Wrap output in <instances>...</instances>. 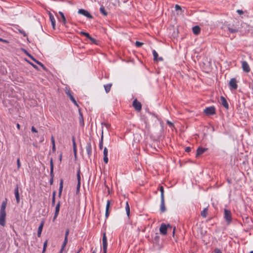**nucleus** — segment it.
<instances>
[{
    "mask_svg": "<svg viewBox=\"0 0 253 253\" xmlns=\"http://www.w3.org/2000/svg\"><path fill=\"white\" fill-rule=\"evenodd\" d=\"M55 195H56V191H54L52 194V202H51V205L52 206H54V205H55Z\"/></svg>",
    "mask_w": 253,
    "mask_h": 253,
    "instance_id": "obj_39",
    "label": "nucleus"
},
{
    "mask_svg": "<svg viewBox=\"0 0 253 253\" xmlns=\"http://www.w3.org/2000/svg\"><path fill=\"white\" fill-rule=\"evenodd\" d=\"M66 94L69 97L71 101L76 106H78L77 101L75 99L74 97L71 94V91L70 90H68L66 91Z\"/></svg>",
    "mask_w": 253,
    "mask_h": 253,
    "instance_id": "obj_11",
    "label": "nucleus"
},
{
    "mask_svg": "<svg viewBox=\"0 0 253 253\" xmlns=\"http://www.w3.org/2000/svg\"><path fill=\"white\" fill-rule=\"evenodd\" d=\"M59 14L61 16L62 22H63V24L65 25L67 23V21L64 13L61 11H59Z\"/></svg>",
    "mask_w": 253,
    "mask_h": 253,
    "instance_id": "obj_28",
    "label": "nucleus"
},
{
    "mask_svg": "<svg viewBox=\"0 0 253 253\" xmlns=\"http://www.w3.org/2000/svg\"><path fill=\"white\" fill-rule=\"evenodd\" d=\"M69 230L67 229L66 231V232H65V238H66V239L68 238V236L69 235Z\"/></svg>",
    "mask_w": 253,
    "mask_h": 253,
    "instance_id": "obj_50",
    "label": "nucleus"
},
{
    "mask_svg": "<svg viewBox=\"0 0 253 253\" xmlns=\"http://www.w3.org/2000/svg\"><path fill=\"white\" fill-rule=\"evenodd\" d=\"M16 127L18 129H20V126L19 124H17L16 125Z\"/></svg>",
    "mask_w": 253,
    "mask_h": 253,
    "instance_id": "obj_59",
    "label": "nucleus"
},
{
    "mask_svg": "<svg viewBox=\"0 0 253 253\" xmlns=\"http://www.w3.org/2000/svg\"><path fill=\"white\" fill-rule=\"evenodd\" d=\"M0 41L3 42H7L6 40L2 39L1 38H0Z\"/></svg>",
    "mask_w": 253,
    "mask_h": 253,
    "instance_id": "obj_60",
    "label": "nucleus"
},
{
    "mask_svg": "<svg viewBox=\"0 0 253 253\" xmlns=\"http://www.w3.org/2000/svg\"><path fill=\"white\" fill-rule=\"evenodd\" d=\"M31 131L33 132H37V130L36 129V128L34 126H32L31 128Z\"/></svg>",
    "mask_w": 253,
    "mask_h": 253,
    "instance_id": "obj_55",
    "label": "nucleus"
},
{
    "mask_svg": "<svg viewBox=\"0 0 253 253\" xmlns=\"http://www.w3.org/2000/svg\"><path fill=\"white\" fill-rule=\"evenodd\" d=\"M19 32L23 35L24 36L26 37L27 35L25 33V32L23 30H19Z\"/></svg>",
    "mask_w": 253,
    "mask_h": 253,
    "instance_id": "obj_57",
    "label": "nucleus"
},
{
    "mask_svg": "<svg viewBox=\"0 0 253 253\" xmlns=\"http://www.w3.org/2000/svg\"><path fill=\"white\" fill-rule=\"evenodd\" d=\"M102 246H103V253H107V237L106 236V233L105 232L103 233V234Z\"/></svg>",
    "mask_w": 253,
    "mask_h": 253,
    "instance_id": "obj_6",
    "label": "nucleus"
},
{
    "mask_svg": "<svg viewBox=\"0 0 253 253\" xmlns=\"http://www.w3.org/2000/svg\"><path fill=\"white\" fill-rule=\"evenodd\" d=\"M167 123H168V124L170 126H172V124L171 122H169V121H168V122H167Z\"/></svg>",
    "mask_w": 253,
    "mask_h": 253,
    "instance_id": "obj_62",
    "label": "nucleus"
},
{
    "mask_svg": "<svg viewBox=\"0 0 253 253\" xmlns=\"http://www.w3.org/2000/svg\"><path fill=\"white\" fill-rule=\"evenodd\" d=\"M80 169H78L77 173V180L78 182H81V178L80 175Z\"/></svg>",
    "mask_w": 253,
    "mask_h": 253,
    "instance_id": "obj_41",
    "label": "nucleus"
},
{
    "mask_svg": "<svg viewBox=\"0 0 253 253\" xmlns=\"http://www.w3.org/2000/svg\"><path fill=\"white\" fill-rule=\"evenodd\" d=\"M132 106L134 108L136 111L139 112L141 110L142 105L140 102L138 101L136 99H135L132 103Z\"/></svg>",
    "mask_w": 253,
    "mask_h": 253,
    "instance_id": "obj_7",
    "label": "nucleus"
},
{
    "mask_svg": "<svg viewBox=\"0 0 253 253\" xmlns=\"http://www.w3.org/2000/svg\"><path fill=\"white\" fill-rule=\"evenodd\" d=\"M171 228V226L169 224L166 225L165 223L161 224L160 227V232L161 234L166 235L167 234V230L168 229Z\"/></svg>",
    "mask_w": 253,
    "mask_h": 253,
    "instance_id": "obj_2",
    "label": "nucleus"
},
{
    "mask_svg": "<svg viewBox=\"0 0 253 253\" xmlns=\"http://www.w3.org/2000/svg\"><path fill=\"white\" fill-rule=\"evenodd\" d=\"M102 125L105 126H106V127L107 129H108V128L110 127V124H108V123H102Z\"/></svg>",
    "mask_w": 253,
    "mask_h": 253,
    "instance_id": "obj_51",
    "label": "nucleus"
},
{
    "mask_svg": "<svg viewBox=\"0 0 253 253\" xmlns=\"http://www.w3.org/2000/svg\"><path fill=\"white\" fill-rule=\"evenodd\" d=\"M17 168H18V169H19L21 166V164H20L19 158H18L17 160Z\"/></svg>",
    "mask_w": 253,
    "mask_h": 253,
    "instance_id": "obj_48",
    "label": "nucleus"
},
{
    "mask_svg": "<svg viewBox=\"0 0 253 253\" xmlns=\"http://www.w3.org/2000/svg\"><path fill=\"white\" fill-rule=\"evenodd\" d=\"M112 85V84H105L104 85V88H105V91L106 92V93H108L110 91Z\"/></svg>",
    "mask_w": 253,
    "mask_h": 253,
    "instance_id": "obj_30",
    "label": "nucleus"
},
{
    "mask_svg": "<svg viewBox=\"0 0 253 253\" xmlns=\"http://www.w3.org/2000/svg\"><path fill=\"white\" fill-rule=\"evenodd\" d=\"M72 142H73V144L74 153V154L76 155L77 154V148H76V142H75V140L74 137H72Z\"/></svg>",
    "mask_w": 253,
    "mask_h": 253,
    "instance_id": "obj_33",
    "label": "nucleus"
},
{
    "mask_svg": "<svg viewBox=\"0 0 253 253\" xmlns=\"http://www.w3.org/2000/svg\"><path fill=\"white\" fill-rule=\"evenodd\" d=\"M78 13L84 15L89 19H92V16L89 13L88 11L83 9H80L78 10Z\"/></svg>",
    "mask_w": 253,
    "mask_h": 253,
    "instance_id": "obj_8",
    "label": "nucleus"
},
{
    "mask_svg": "<svg viewBox=\"0 0 253 253\" xmlns=\"http://www.w3.org/2000/svg\"><path fill=\"white\" fill-rule=\"evenodd\" d=\"M85 149L88 157H90L92 154V147L90 142L87 143Z\"/></svg>",
    "mask_w": 253,
    "mask_h": 253,
    "instance_id": "obj_12",
    "label": "nucleus"
},
{
    "mask_svg": "<svg viewBox=\"0 0 253 253\" xmlns=\"http://www.w3.org/2000/svg\"><path fill=\"white\" fill-rule=\"evenodd\" d=\"M103 147V131H102V132L101 139V140L99 142V147L100 149L101 150V149H102Z\"/></svg>",
    "mask_w": 253,
    "mask_h": 253,
    "instance_id": "obj_42",
    "label": "nucleus"
},
{
    "mask_svg": "<svg viewBox=\"0 0 253 253\" xmlns=\"http://www.w3.org/2000/svg\"><path fill=\"white\" fill-rule=\"evenodd\" d=\"M103 161L105 163L107 164L108 162V149L106 147H105L103 150Z\"/></svg>",
    "mask_w": 253,
    "mask_h": 253,
    "instance_id": "obj_18",
    "label": "nucleus"
},
{
    "mask_svg": "<svg viewBox=\"0 0 253 253\" xmlns=\"http://www.w3.org/2000/svg\"><path fill=\"white\" fill-rule=\"evenodd\" d=\"M14 194L16 200V202L17 204L19 203L20 202V196L18 191V186L16 185V187L14 190Z\"/></svg>",
    "mask_w": 253,
    "mask_h": 253,
    "instance_id": "obj_17",
    "label": "nucleus"
},
{
    "mask_svg": "<svg viewBox=\"0 0 253 253\" xmlns=\"http://www.w3.org/2000/svg\"><path fill=\"white\" fill-rule=\"evenodd\" d=\"M6 213H0V225L4 226L5 225Z\"/></svg>",
    "mask_w": 253,
    "mask_h": 253,
    "instance_id": "obj_14",
    "label": "nucleus"
},
{
    "mask_svg": "<svg viewBox=\"0 0 253 253\" xmlns=\"http://www.w3.org/2000/svg\"><path fill=\"white\" fill-rule=\"evenodd\" d=\"M47 240H46L44 242V244H43V252H44L45 251V249H46V246H47Z\"/></svg>",
    "mask_w": 253,
    "mask_h": 253,
    "instance_id": "obj_47",
    "label": "nucleus"
},
{
    "mask_svg": "<svg viewBox=\"0 0 253 253\" xmlns=\"http://www.w3.org/2000/svg\"><path fill=\"white\" fill-rule=\"evenodd\" d=\"M51 141L52 143V150L53 152L55 151L56 148H55V140L53 136H51Z\"/></svg>",
    "mask_w": 253,
    "mask_h": 253,
    "instance_id": "obj_32",
    "label": "nucleus"
},
{
    "mask_svg": "<svg viewBox=\"0 0 253 253\" xmlns=\"http://www.w3.org/2000/svg\"><path fill=\"white\" fill-rule=\"evenodd\" d=\"M43 224H44L43 221H42L40 225H39V226L38 227V231L37 235H38V236L39 237H41V233L42 232V228H43Z\"/></svg>",
    "mask_w": 253,
    "mask_h": 253,
    "instance_id": "obj_24",
    "label": "nucleus"
},
{
    "mask_svg": "<svg viewBox=\"0 0 253 253\" xmlns=\"http://www.w3.org/2000/svg\"><path fill=\"white\" fill-rule=\"evenodd\" d=\"M67 242H68V238H65L64 239V241L63 242V243L62 244V248H61V249L60 250V253H62L64 248H65V247L66 246L67 244Z\"/></svg>",
    "mask_w": 253,
    "mask_h": 253,
    "instance_id": "obj_35",
    "label": "nucleus"
},
{
    "mask_svg": "<svg viewBox=\"0 0 253 253\" xmlns=\"http://www.w3.org/2000/svg\"><path fill=\"white\" fill-rule=\"evenodd\" d=\"M214 253H222L219 249H215L214 251Z\"/></svg>",
    "mask_w": 253,
    "mask_h": 253,
    "instance_id": "obj_54",
    "label": "nucleus"
},
{
    "mask_svg": "<svg viewBox=\"0 0 253 253\" xmlns=\"http://www.w3.org/2000/svg\"><path fill=\"white\" fill-rule=\"evenodd\" d=\"M79 120L80 125L81 126H84V118H83V113L81 112L80 109H79Z\"/></svg>",
    "mask_w": 253,
    "mask_h": 253,
    "instance_id": "obj_19",
    "label": "nucleus"
},
{
    "mask_svg": "<svg viewBox=\"0 0 253 253\" xmlns=\"http://www.w3.org/2000/svg\"><path fill=\"white\" fill-rule=\"evenodd\" d=\"M160 210H161V211L162 212H165L166 211V207H165V199H164V198L161 199Z\"/></svg>",
    "mask_w": 253,
    "mask_h": 253,
    "instance_id": "obj_23",
    "label": "nucleus"
},
{
    "mask_svg": "<svg viewBox=\"0 0 253 253\" xmlns=\"http://www.w3.org/2000/svg\"><path fill=\"white\" fill-rule=\"evenodd\" d=\"M242 69L243 71L246 73L250 71V67L249 64H242Z\"/></svg>",
    "mask_w": 253,
    "mask_h": 253,
    "instance_id": "obj_27",
    "label": "nucleus"
},
{
    "mask_svg": "<svg viewBox=\"0 0 253 253\" xmlns=\"http://www.w3.org/2000/svg\"><path fill=\"white\" fill-rule=\"evenodd\" d=\"M160 236L158 233L155 234V236L153 239V242L155 244H158L159 242Z\"/></svg>",
    "mask_w": 253,
    "mask_h": 253,
    "instance_id": "obj_29",
    "label": "nucleus"
},
{
    "mask_svg": "<svg viewBox=\"0 0 253 253\" xmlns=\"http://www.w3.org/2000/svg\"><path fill=\"white\" fill-rule=\"evenodd\" d=\"M67 242H68V238H65L64 239V241L63 242V243L62 244V248H61V249L60 250V253H62L64 248H65V247L66 246L67 244Z\"/></svg>",
    "mask_w": 253,
    "mask_h": 253,
    "instance_id": "obj_36",
    "label": "nucleus"
},
{
    "mask_svg": "<svg viewBox=\"0 0 253 253\" xmlns=\"http://www.w3.org/2000/svg\"><path fill=\"white\" fill-rule=\"evenodd\" d=\"M175 8L176 10H181V8L180 6L178 4L175 5Z\"/></svg>",
    "mask_w": 253,
    "mask_h": 253,
    "instance_id": "obj_49",
    "label": "nucleus"
},
{
    "mask_svg": "<svg viewBox=\"0 0 253 253\" xmlns=\"http://www.w3.org/2000/svg\"><path fill=\"white\" fill-rule=\"evenodd\" d=\"M82 249V248H80L79 250H78V251L77 253H79Z\"/></svg>",
    "mask_w": 253,
    "mask_h": 253,
    "instance_id": "obj_63",
    "label": "nucleus"
},
{
    "mask_svg": "<svg viewBox=\"0 0 253 253\" xmlns=\"http://www.w3.org/2000/svg\"><path fill=\"white\" fill-rule=\"evenodd\" d=\"M220 101H221V104L222 105V106L226 109H229V105H228V104L225 99V97H224L223 96H221L220 97Z\"/></svg>",
    "mask_w": 253,
    "mask_h": 253,
    "instance_id": "obj_15",
    "label": "nucleus"
},
{
    "mask_svg": "<svg viewBox=\"0 0 253 253\" xmlns=\"http://www.w3.org/2000/svg\"><path fill=\"white\" fill-rule=\"evenodd\" d=\"M7 198H5V199L2 202L0 207V213H6L5 209L7 205Z\"/></svg>",
    "mask_w": 253,
    "mask_h": 253,
    "instance_id": "obj_9",
    "label": "nucleus"
},
{
    "mask_svg": "<svg viewBox=\"0 0 253 253\" xmlns=\"http://www.w3.org/2000/svg\"><path fill=\"white\" fill-rule=\"evenodd\" d=\"M91 253H96V252H95V251H93Z\"/></svg>",
    "mask_w": 253,
    "mask_h": 253,
    "instance_id": "obj_64",
    "label": "nucleus"
},
{
    "mask_svg": "<svg viewBox=\"0 0 253 253\" xmlns=\"http://www.w3.org/2000/svg\"><path fill=\"white\" fill-rule=\"evenodd\" d=\"M110 206V201H108L107 202V205L106 207V211H105V217L107 218L109 216L110 211H109V208Z\"/></svg>",
    "mask_w": 253,
    "mask_h": 253,
    "instance_id": "obj_22",
    "label": "nucleus"
},
{
    "mask_svg": "<svg viewBox=\"0 0 253 253\" xmlns=\"http://www.w3.org/2000/svg\"><path fill=\"white\" fill-rule=\"evenodd\" d=\"M63 180L61 179L60 180V184H59V193L58 196L60 197L62 194V190H63Z\"/></svg>",
    "mask_w": 253,
    "mask_h": 253,
    "instance_id": "obj_25",
    "label": "nucleus"
},
{
    "mask_svg": "<svg viewBox=\"0 0 253 253\" xmlns=\"http://www.w3.org/2000/svg\"><path fill=\"white\" fill-rule=\"evenodd\" d=\"M154 60L155 62H163L164 59L162 56L159 57L158 53L154 50L153 51Z\"/></svg>",
    "mask_w": 253,
    "mask_h": 253,
    "instance_id": "obj_10",
    "label": "nucleus"
},
{
    "mask_svg": "<svg viewBox=\"0 0 253 253\" xmlns=\"http://www.w3.org/2000/svg\"><path fill=\"white\" fill-rule=\"evenodd\" d=\"M48 14H49V16L50 21L51 23L52 28L53 29H55V23H56L55 18H54L53 15L50 12H48Z\"/></svg>",
    "mask_w": 253,
    "mask_h": 253,
    "instance_id": "obj_16",
    "label": "nucleus"
},
{
    "mask_svg": "<svg viewBox=\"0 0 253 253\" xmlns=\"http://www.w3.org/2000/svg\"><path fill=\"white\" fill-rule=\"evenodd\" d=\"M193 32L195 35H198L200 32V28L198 26H195L192 28Z\"/></svg>",
    "mask_w": 253,
    "mask_h": 253,
    "instance_id": "obj_26",
    "label": "nucleus"
},
{
    "mask_svg": "<svg viewBox=\"0 0 253 253\" xmlns=\"http://www.w3.org/2000/svg\"><path fill=\"white\" fill-rule=\"evenodd\" d=\"M228 31L231 33H236L238 31V30L237 29H232L231 28H228Z\"/></svg>",
    "mask_w": 253,
    "mask_h": 253,
    "instance_id": "obj_46",
    "label": "nucleus"
},
{
    "mask_svg": "<svg viewBox=\"0 0 253 253\" xmlns=\"http://www.w3.org/2000/svg\"><path fill=\"white\" fill-rule=\"evenodd\" d=\"M80 34L84 36L87 39H89L91 37L88 33H86L84 32H81Z\"/></svg>",
    "mask_w": 253,
    "mask_h": 253,
    "instance_id": "obj_43",
    "label": "nucleus"
},
{
    "mask_svg": "<svg viewBox=\"0 0 253 253\" xmlns=\"http://www.w3.org/2000/svg\"><path fill=\"white\" fill-rule=\"evenodd\" d=\"M67 242H68V238H65L64 239V241L63 242V243L62 244V248H61V249L60 250V253H62L64 248H65V247L66 246L67 244Z\"/></svg>",
    "mask_w": 253,
    "mask_h": 253,
    "instance_id": "obj_37",
    "label": "nucleus"
},
{
    "mask_svg": "<svg viewBox=\"0 0 253 253\" xmlns=\"http://www.w3.org/2000/svg\"><path fill=\"white\" fill-rule=\"evenodd\" d=\"M204 112L207 115H212L215 113L214 107L211 106L204 109Z\"/></svg>",
    "mask_w": 253,
    "mask_h": 253,
    "instance_id": "obj_5",
    "label": "nucleus"
},
{
    "mask_svg": "<svg viewBox=\"0 0 253 253\" xmlns=\"http://www.w3.org/2000/svg\"><path fill=\"white\" fill-rule=\"evenodd\" d=\"M60 207V202H58V203H57V204L56 205V207H55V213H54V216L53 218V221H54L56 219V218H57V217L59 214Z\"/></svg>",
    "mask_w": 253,
    "mask_h": 253,
    "instance_id": "obj_13",
    "label": "nucleus"
},
{
    "mask_svg": "<svg viewBox=\"0 0 253 253\" xmlns=\"http://www.w3.org/2000/svg\"><path fill=\"white\" fill-rule=\"evenodd\" d=\"M237 12L240 15L243 14L244 13V12L242 10H237Z\"/></svg>",
    "mask_w": 253,
    "mask_h": 253,
    "instance_id": "obj_58",
    "label": "nucleus"
},
{
    "mask_svg": "<svg viewBox=\"0 0 253 253\" xmlns=\"http://www.w3.org/2000/svg\"><path fill=\"white\" fill-rule=\"evenodd\" d=\"M50 176L51 177V178L49 180V183L50 185H52L53 182V178H54V173H53V162L52 159H51L50 160Z\"/></svg>",
    "mask_w": 253,
    "mask_h": 253,
    "instance_id": "obj_3",
    "label": "nucleus"
},
{
    "mask_svg": "<svg viewBox=\"0 0 253 253\" xmlns=\"http://www.w3.org/2000/svg\"><path fill=\"white\" fill-rule=\"evenodd\" d=\"M88 39L90 40L92 42L96 43V40L91 37H90Z\"/></svg>",
    "mask_w": 253,
    "mask_h": 253,
    "instance_id": "obj_56",
    "label": "nucleus"
},
{
    "mask_svg": "<svg viewBox=\"0 0 253 253\" xmlns=\"http://www.w3.org/2000/svg\"><path fill=\"white\" fill-rule=\"evenodd\" d=\"M237 82L235 78H232L230 79L229 83V85L230 88L231 90L237 89V88L238 87V85H237Z\"/></svg>",
    "mask_w": 253,
    "mask_h": 253,
    "instance_id": "obj_4",
    "label": "nucleus"
},
{
    "mask_svg": "<svg viewBox=\"0 0 253 253\" xmlns=\"http://www.w3.org/2000/svg\"><path fill=\"white\" fill-rule=\"evenodd\" d=\"M24 50V51L26 54H27L28 55V56H29L31 58H32V60H33L34 61H35V62H36V63H37V64L41 63V62H39V61H37V60H36L34 57H32L30 54H29V53H28L27 52V51H26L25 50Z\"/></svg>",
    "mask_w": 253,
    "mask_h": 253,
    "instance_id": "obj_44",
    "label": "nucleus"
},
{
    "mask_svg": "<svg viewBox=\"0 0 253 253\" xmlns=\"http://www.w3.org/2000/svg\"><path fill=\"white\" fill-rule=\"evenodd\" d=\"M32 66L38 70H40L41 69H42L44 70H46L45 67L44 66V64H31Z\"/></svg>",
    "mask_w": 253,
    "mask_h": 253,
    "instance_id": "obj_21",
    "label": "nucleus"
},
{
    "mask_svg": "<svg viewBox=\"0 0 253 253\" xmlns=\"http://www.w3.org/2000/svg\"><path fill=\"white\" fill-rule=\"evenodd\" d=\"M224 218L227 224L229 225L232 221V214L230 210L224 209Z\"/></svg>",
    "mask_w": 253,
    "mask_h": 253,
    "instance_id": "obj_1",
    "label": "nucleus"
},
{
    "mask_svg": "<svg viewBox=\"0 0 253 253\" xmlns=\"http://www.w3.org/2000/svg\"><path fill=\"white\" fill-rule=\"evenodd\" d=\"M100 12L105 16H107L108 14V13L106 12L104 7L102 5L100 8Z\"/></svg>",
    "mask_w": 253,
    "mask_h": 253,
    "instance_id": "obj_31",
    "label": "nucleus"
},
{
    "mask_svg": "<svg viewBox=\"0 0 253 253\" xmlns=\"http://www.w3.org/2000/svg\"><path fill=\"white\" fill-rule=\"evenodd\" d=\"M208 214V209L205 208L201 212V215L203 217H206Z\"/></svg>",
    "mask_w": 253,
    "mask_h": 253,
    "instance_id": "obj_34",
    "label": "nucleus"
},
{
    "mask_svg": "<svg viewBox=\"0 0 253 253\" xmlns=\"http://www.w3.org/2000/svg\"><path fill=\"white\" fill-rule=\"evenodd\" d=\"M160 191L161 192V199L164 198V189L162 186L160 187Z\"/></svg>",
    "mask_w": 253,
    "mask_h": 253,
    "instance_id": "obj_38",
    "label": "nucleus"
},
{
    "mask_svg": "<svg viewBox=\"0 0 253 253\" xmlns=\"http://www.w3.org/2000/svg\"><path fill=\"white\" fill-rule=\"evenodd\" d=\"M191 148L190 147H187L185 149V151L187 152H189L191 151Z\"/></svg>",
    "mask_w": 253,
    "mask_h": 253,
    "instance_id": "obj_53",
    "label": "nucleus"
},
{
    "mask_svg": "<svg viewBox=\"0 0 253 253\" xmlns=\"http://www.w3.org/2000/svg\"><path fill=\"white\" fill-rule=\"evenodd\" d=\"M6 73V70H5V69H3V70L2 71V73L3 74H5Z\"/></svg>",
    "mask_w": 253,
    "mask_h": 253,
    "instance_id": "obj_61",
    "label": "nucleus"
},
{
    "mask_svg": "<svg viewBox=\"0 0 253 253\" xmlns=\"http://www.w3.org/2000/svg\"><path fill=\"white\" fill-rule=\"evenodd\" d=\"M143 44L144 43L143 42H138V41H136L135 42V45L137 47H138L142 46L143 45Z\"/></svg>",
    "mask_w": 253,
    "mask_h": 253,
    "instance_id": "obj_45",
    "label": "nucleus"
},
{
    "mask_svg": "<svg viewBox=\"0 0 253 253\" xmlns=\"http://www.w3.org/2000/svg\"><path fill=\"white\" fill-rule=\"evenodd\" d=\"M80 186H81V182H78L77 185V191H79Z\"/></svg>",
    "mask_w": 253,
    "mask_h": 253,
    "instance_id": "obj_52",
    "label": "nucleus"
},
{
    "mask_svg": "<svg viewBox=\"0 0 253 253\" xmlns=\"http://www.w3.org/2000/svg\"><path fill=\"white\" fill-rule=\"evenodd\" d=\"M207 149L202 147H199L197 150L196 157H198L207 151Z\"/></svg>",
    "mask_w": 253,
    "mask_h": 253,
    "instance_id": "obj_20",
    "label": "nucleus"
},
{
    "mask_svg": "<svg viewBox=\"0 0 253 253\" xmlns=\"http://www.w3.org/2000/svg\"><path fill=\"white\" fill-rule=\"evenodd\" d=\"M126 211L127 215L128 216H129V213H130V208H129V206L128 202H126Z\"/></svg>",
    "mask_w": 253,
    "mask_h": 253,
    "instance_id": "obj_40",
    "label": "nucleus"
}]
</instances>
